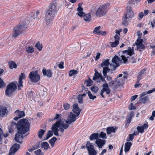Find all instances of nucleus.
<instances>
[{
  "label": "nucleus",
  "instance_id": "obj_54",
  "mask_svg": "<svg viewBox=\"0 0 155 155\" xmlns=\"http://www.w3.org/2000/svg\"><path fill=\"white\" fill-rule=\"evenodd\" d=\"M135 109V107L134 106V104L133 103L130 104V105L129 107V109L130 110L132 109Z\"/></svg>",
  "mask_w": 155,
  "mask_h": 155
},
{
  "label": "nucleus",
  "instance_id": "obj_25",
  "mask_svg": "<svg viewBox=\"0 0 155 155\" xmlns=\"http://www.w3.org/2000/svg\"><path fill=\"white\" fill-rule=\"evenodd\" d=\"M20 145L19 144H15L11 148L12 150H13L15 151L16 152L17 150L19 148Z\"/></svg>",
  "mask_w": 155,
  "mask_h": 155
},
{
  "label": "nucleus",
  "instance_id": "obj_26",
  "mask_svg": "<svg viewBox=\"0 0 155 155\" xmlns=\"http://www.w3.org/2000/svg\"><path fill=\"white\" fill-rule=\"evenodd\" d=\"M110 69H109V68H104L103 69V73L104 75V76L105 77L107 76V73L109 72L110 70L111 69V68Z\"/></svg>",
  "mask_w": 155,
  "mask_h": 155
},
{
  "label": "nucleus",
  "instance_id": "obj_6",
  "mask_svg": "<svg viewBox=\"0 0 155 155\" xmlns=\"http://www.w3.org/2000/svg\"><path fill=\"white\" fill-rule=\"evenodd\" d=\"M134 13L131 7L127 6L125 14L124 15L123 18L122 24L125 25H127L129 21L132 19L134 17Z\"/></svg>",
  "mask_w": 155,
  "mask_h": 155
},
{
  "label": "nucleus",
  "instance_id": "obj_37",
  "mask_svg": "<svg viewBox=\"0 0 155 155\" xmlns=\"http://www.w3.org/2000/svg\"><path fill=\"white\" fill-rule=\"evenodd\" d=\"M35 47L39 51H41L42 50V45L39 42H38L36 44Z\"/></svg>",
  "mask_w": 155,
  "mask_h": 155
},
{
  "label": "nucleus",
  "instance_id": "obj_59",
  "mask_svg": "<svg viewBox=\"0 0 155 155\" xmlns=\"http://www.w3.org/2000/svg\"><path fill=\"white\" fill-rule=\"evenodd\" d=\"M143 41L142 39H137L135 44H136V45H138L139 44H142Z\"/></svg>",
  "mask_w": 155,
  "mask_h": 155
},
{
  "label": "nucleus",
  "instance_id": "obj_45",
  "mask_svg": "<svg viewBox=\"0 0 155 155\" xmlns=\"http://www.w3.org/2000/svg\"><path fill=\"white\" fill-rule=\"evenodd\" d=\"M91 89L92 91L96 93L98 91V88L97 87L94 86L91 87Z\"/></svg>",
  "mask_w": 155,
  "mask_h": 155
},
{
  "label": "nucleus",
  "instance_id": "obj_48",
  "mask_svg": "<svg viewBox=\"0 0 155 155\" xmlns=\"http://www.w3.org/2000/svg\"><path fill=\"white\" fill-rule=\"evenodd\" d=\"M137 130L138 132L142 133L144 131L143 128L141 126H138L137 127Z\"/></svg>",
  "mask_w": 155,
  "mask_h": 155
},
{
  "label": "nucleus",
  "instance_id": "obj_20",
  "mask_svg": "<svg viewBox=\"0 0 155 155\" xmlns=\"http://www.w3.org/2000/svg\"><path fill=\"white\" fill-rule=\"evenodd\" d=\"M109 64V59H106L101 63V66L103 68H108V66Z\"/></svg>",
  "mask_w": 155,
  "mask_h": 155
},
{
  "label": "nucleus",
  "instance_id": "obj_61",
  "mask_svg": "<svg viewBox=\"0 0 155 155\" xmlns=\"http://www.w3.org/2000/svg\"><path fill=\"white\" fill-rule=\"evenodd\" d=\"M64 63L63 62H61L58 65V67L59 68L63 69L64 67L63 66Z\"/></svg>",
  "mask_w": 155,
  "mask_h": 155
},
{
  "label": "nucleus",
  "instance_id": "obj_14",
  "mask_svg": "<svg viewBox=\"0 0 155 155\" xmlns=\"http://www.w3.org/2000/svg\"><path fill=\"white\" fill-rule=\"evenodd\" d=\"M95 143L97 145L99 148H101L105 144V141L99 138L96 140Z\"/></svg>",
  "mask_w": 155,
  "mask_h": 155
},
{
  "label": "nucleus",
  "instance_id": "obj_51",
  "mask_svg": "<svg viewBox=\"0 0 155 155\" xmlns=\"http://www.w3.org/2000/svg\"><path fill=\"white\" fill-rule=\"evenodd\" d=\"M38 147V145L37 144L36 146V148H34V147H32L31 148H29L28 149V150L29 152H32L33 151L35 150V149H37Z\"/></svg>",
  "mask_w": 155,
  "mask_h": 155
},
{
  "label": "nucleus",
  "instance_id": "obj_28",
  "mask_svg": "<svg viewBox=\"0 0 155 155\" xmlns=\"http://www.w3.org/2000/svg\"><path fill=\"white\" fill-rule=\"evenodd\" d=\"M45 132V130L43 129H40L38 132V135L39 138H41L43 135L44 134Z\"/></svg>",
  "mask_w": 155,
  "mask_h": 155
},
{
  "label": "nucleus",
  "instance_id": "obj_40",
  "mask_svg": "<svg viewBox=\"0 0 155 155\" xmlns=\"http://www.w3.org/2000/svg\"><path fill=\"white\" fill-rule=\"evenodd\" d=\"M63 106L65 110H68L70 107V105L68 103H64L63 104Z\"/></svg>",
  "mask_w": 155,
  "mask_h": 155
},
{
  "label": "nucleus",
  "instance_id": "obj_56",
  "mask_svg": "<svg viewBox=\"0 0 155 155\" xmlns=\"http://www.w3.org/2000/svg\"><path fill=\"white\" fill-rule=\"evenodd\" d=\"M5 84L3 80L0 78V88L5 86Z\"/></svg>",
  "mask_w": 155,
  "mask_h": 155
},
{
  "label": "nucleus",
  "instance_id": "obj_5",
  "mask_svg": "<svg viewBox=\"0 0 155 155\" xmlns=\"http://www.w3.org/2000/svg\"><path fill=\"white\" fill-rule=\"evenodd\" d=\"M69 123H64L63 121H62L61 120L57 121L52 126L51 129L54 132V134L58 136L59 135L58 133L59 131L58 128L61 127L64 129H66L68 128L69 127Z\"/></svg>",
  "mask_w": 155,
  "mask_h": 155
},
{
  "label": "nucleus",
  "instance_id": "obj_7",
  "mask_svg": "<svg viewBox=\"0 0 155 155\" xmlns=\"http://www.w3.org/2000/svg\"><path fill=\"white\" fill-rule=\"evenodd\" d=\"M109 5V4L107 3L101 6L96 11L95 15L99 17L104 16L108 11Z\"/></svg>",
  "mask_w": 155,
  "mask_h": 155
},
{
  "label": "nucleus",
  "instance_id": "obj_2",
  "mask_svg": "<svg viewBox=\"0 0 155 155\" xmlns=\"http://www.w3.org/2000/svg\"><path fill=\"white\" fill-rule=\"evenodd\" d=\"M122 52L123 54H124V55H122L120 57H119L115 55L112 59V63L110 65L111 70H114L117 67L119 66V64L121 62H126L127 60V58L129 57L128 56H131L134 54L133 50L130 47H129L127 50L123 51Z\"/></svg>",
  "mask_w": 155,
  "mask_h": 155
},
{
  "label": "nucleus",
  "instance_id": "obj_13",
  "mask_svg": "<svg viewBox=\"0 0 155 155\" xmlns=\"http://www.w3.org/2000/svg\"><path fill=\"white\" fill-rule=\"evenodd\" d=\"M98 79L101 80L103 82L105 81V78H103L101 74L97 72L94 74V76L93 77V80L96 81Z\"/></svg>",
  "mask_w": 155,
  "mask_h": 155
},
{
  "label": "nucleus",
  "instance_id": "obj_52",
  "mask_svg": "<svg viewBox=\"0 0 155 155\" xmlns=\"http://www.w3.org/2000/svg\"><path fill=\"white\" fill-rule=\"evenodd\" d=\"M23 86L22 85V81L21 80H19L18 84V85L19 89H20V87Z\"/></svg>",
  "mask_w": 155,
  "mask_h": 155
},
{
  "label": "nucleus",
  "instance_id": "obj_50",
  "mask_svg": "<svg viewBox=\"0 0 155 155\" xmlns=\"http://www.w3.org/2000/svg\"><path fill=\"white\" fill-rule=\"evenodd\" d=\"M77 11L79 12H83V9L81 7V5L80 3L78 4V7L77 8Z\"/></svg>",
  "mask_w": 155,
  "mask_h": 155
},
{
  "label": "nucleus",
  "instance_id": "obj_36",
  "mask_svg": "<svg viewBox=\"0 0 155 155\" xmlns=\"http://www.w3.org/2000/svg\"><path fill=\"white\" fill-rule=\"evenodd\" d=\"M123 80H121V81L120 80H118L117 79L115 81H111V82H109V85L110 86H111L113 85L116 82H117V83H121V82L123 81Z\"/></svg>",
  "mask_w": 155,
  "mask_h": 155
},
{
  "label": "nucleus",
  "instance_id": "obj_43",
  "mask_svg": "<svg viewBox=\"0 0 155 155\" xmlns=\"http://www.w3.org/2000/svg\"><path fill=\"white\" fill-rule=\"evenodd\" d=\"M99 137L103 139H106L107 138L106 134L105 133L101 132L100 135H99Z\"/></svg>",
  "mask_w": 155,
  "mask_h": 155
},
{
  "label": "nucleus",
  "instance_id": "obj_22",
  "mask_svg": "<svg viewBox=\"0 0 155 155\" xmlns=\"http://www.w3.org/2000/svg\"><path fill=\"white\" fill-rule=\"evenodd\" d=\"M99 134L98 133H94L91 134L90 136L89 139L90 140H92L94 139L96 140L99 139Z\"/></svg>",
  "mask_w": 155,
  "mask_h": 155
},
{
  "label": "nucleus",
  "instance_id": "obj_12",
  "mask_svg": "<svg viewBox=\"0 0 155 155\" xmlns=\"http://www.w3.org/2000/svg\"><path fill=\"white\" fill-rule=\"evenodd\" d=\"M75 117V114H73L71 112H70L68 118L65 121L66 123L70 124L74 122L76 120Z\"/></svg>",
  "mask_w": 155,
  "mask_h": 155
},
{
  "label": "nucleus",
  "instance_id": "obj_63",
  "mask_svg": "<svg viewBox=\"0 0 155 155\" xmlns=\"http://www.w3.org/2000/svg\"><path fill=\"white\" fill-rule=\"evenodd\" d=\"M151 25L152 27H154L155 26V18L151 22Z\"/></svg>",
  "mask_w": 155,
  "mask_h": 155
},
{
  "label": "nucleus",
  "instance_id": "obj_9",
  "mask_svg": "<svg viewBox=\"0 0 155 155\" xmlns=\"http://www.w3.org/2000/svg\"><path fill=\"white\" fill-rule=\"evenodd\" d=\"M86 146L89 155H96L97 154V152L95 150L94 145L89 141L87 142Z\"/></svg>",
  "mask_w": 155,
  "mask_h": 155
},
{
  "label": "nucleus",
  "instance_id": "obj_29",
  "mask_svg": "<svg viewBox=\"0 0 155 155\" xmlns=\"http://www.w3.org/2000/svg\"><path fill=\"white\" fill-rule=\"evenodd\" d=\"M145 72V71L144 70H142L140 72L138 75L137 79L138 81H140L142 78V75Z\"/></svg>",
  "mask_w": 155,
  "mask_h": 155
},
{
  "label": "nucleus",
  "instance_id": "obj_46",
  "mask_svg": "<svg viewBox=\"0 0 155 155\" xmlns=\"http://www.w3.org/2000/svg\"><path fill=\"white\" fill-rule=\"evenodd\" d=\"M82 96L80 95H78V102L80 104H82L83 102V99Z\"/></svg>",
  "mask_w": 155,
  "mask_h": 155
},
{
  "label": "nucleus",
  "instance_id": "obj_27",
  "mask_svg": "<svg viewBox=\"0 0 155 155\" xmlns=\"http://www.w3.org/2000/svg\"><path fill=\"white\" fill-rule=\"evenodd\" d=\"M107 133L109 134L111 132L115 133V129L113 127H109L107 129Z\"/></svg>",
  "mask_w": 155,
  "mask_h": 155
},
{
  "label": "nucleus",
  "instance_id": "obj_57",
  "mask_svg": "<svg viewBox=\"0 0 155 155\" xmlns=\"http://www.w3.org/2000/svg\"><path fill=\"white\" fill-rule=\"evenodd\" d=\"M127 120L126 122V125H128V124L130 122L131 120V119H130V118H129L128 117L127 118Z\"/></svg>",
  "mask_w": 155,
  "mask_h": 155
},
{
  "label": "nucleus",
  "instance_id": "obj_4",
  "mask_svg": "<svg viewBox=\"0 0 155 155\" xmlns=\"http://www.w3.org/2000/svg\"><path fill=\"white\" fill-rule=\"evenodd\" d=\"M57 10L56 5L53 4H51L49 8L47 10L45 14V19L47 25H49L53 20Z\"/></svg>",
  "mask_w": 155,
  "mask_h": 155
},
{
  "label": "nucleus",
  "instance_id": "obj_49",
  "mask_svg": "<svg viewBox=\"0 0 155 155\" xmlns=\"http://www.w3.org/2000/svg\"><path fill=\"white\" fill-rule=\"evenodd\" d=\"M155 117V110L152 112L151 116L150 117L149 119L151 120H153Z\"/></svg>",
  "mask_w": 155,
  "mask_h": 155
},
{
  "label": "nucleus",
  "instance_id": "obj_55",
  "mask_svg": "<svg viewBox=\"0 0 155 155\" xmlns=\"http://www.w3.org/2000/svg\"><path fill=\"white\" fill-rule=\"evenodd\" d=\"M73 110H74V111H75V110H76V109H78H78L79 108L78 107V105L77 104H74L73 105Z\"/></svg>",
  "mask_w": 155,
  "mask_h": 155
},
{
  "label": "nucleus",
  "instance_id": "obj_32",
  "mask_svg": "<svg viewBox=\"0 0 155 155\" xmlns=\"http://www.w3.org/2000/svg\"><path fill=\"white\" fill-rule=\"evenodd\" d=\"M9 67L11 69H13V68H16L17 65L14 62L10 61L9 62Z\"/></svg>",
  "mask_w": 155,
  "mask_h": 155
},
{
  "label": "nucleus",
  "instance_id": "obj_44",
  "mask_svg": "<svg viewBox=\"0 0 155 155\" xmlns=\"http://www.w3.org/2000/svg\"><path fill=\"white\" fill-rule=\"evenodd\" d=\"M35 153L36 155H43L44 153L41 151L40 149H38L35 151Z\"/></svg>",
  "mask_w": 155,
  "mask_h": 155
},
{
  "label": "nucleus",
  "instance_id": "obj_21",
  "mask_svg": "<svg viewBox=\"0 0 155 155\" xmlns=\"http://www.w3.org/2000/svg\"><path fill=\"white\" fill-rule=\"evenodd\" d=\"M7 110L5 107H0V115L3 116L7 112Z\"/></svg>",
  "mask_w": 155,
  "mask_h": 155
},
{
  "label": "nucleus",
  "instance_id": "obj_11",
  "mask_svg": "<svg viewBox=\"0 0 155 155\" xmlns=\"http://www.w3.org/2000/svg\"><path fill=\"white\" fill-rule=\"evenodd\" d=\"M102 87L103 88L101 90L100 94L102 97H104V93L105 92L107 94H108L110 92V90L109 88L108 84L106 83L102 85Z\"/></svg>",
  "mask_w": 155,
  "mask_h": 155
},
{
  "label": "nucleus",
  "instance_id": "obj_15",
  "mask_svg": "<svg viewBox=\"0 0 155 155\" xmlns=\"http://www.w3.org/2000/svg\"><path fill=\"white\" fill-rule=\"evenodd\" d=\"M91 15H92V11L86 14H84L83 17L84 20L87 22L90 21L91 20Z\"/></svg>",
  "mask_w": 155,
  "mask_h": 155
},
{
  "label": "nucleus",
  "instance_id": "obj_47",
  "mask_svg": "<svg viewBox=\"0 0 155 155\" xmlns=\"http://www.w3.org/2000/svg\"><path fill=\"white\" fill-rule=\"evenodd\" d=\"M144 16V14L142 12H140L138 15V18L139 20H141Z\"/></svg>",
  "mask_w": 155,
  "mask_h": 155
},
{
  "label": "nucleus",
  "instance_id": "obj_23",
  "mask_svg": "<svg viewBox=\"0 0 155 155\" xmlns=\"http://www.w3.org/2000/svg\"><path fill=\"white\" fill-rule=\"evenodd\" d=\"M41 148L45 150H47L49 147V144L47 142H44L41 143Z\"/></svg>",
  "mask_w": 155,
  "mask_h": 155
},
{
  "label": "nucleus",
  "instance_id": "obj_53",
  "mask_svg": "<svg viewBox=\"0 0 155 155\" xmlns=\"http://www.w3.org/2000/svg\"><path fill=\"white\" fill-rule=\"evenodd\" d=\"M139 81H138V80H137V81L136 82V84L135 85V87H140L141 86V84L139 83Z\"/></svg>",
  "mask_w": 155,
  "mask_h": 155
},
{
  "label": "nucleus",
  "instance_id": "obj_30",
  "mask_svg": "<svg viewBox=\"0 0 155 155\" xmlns=\"http://www.w3.org/2000/svg\"><path fill=\"white\" fill-rule=\"evenodd\" d=\"M119 44V41L115 40L114 42H110V44L112 48H114L116 47Z\"/></svg>",
  "mask_w": 155,
  "mask_h": 155
},
{
  "label": "nucleus",
  "instance_id": "obj_58",
  "mask_svg": "<svg viewBox=\"0 0 155 155\" xmlns=\"http://www.w3.org/2000/svg\"><path fill=\"white\" fill-rule=\"evenodd\" d=\"M76 14L78 15L80 17H83L85 13H84L83 12H81L77 13Z\"/></svg>",
  "mask_w": 155,
  "mask_h": 155
},
{
  "label": "nucleus",
  "instance_id": "obj_62",
  "mask_svg": "<svg viewBox=\"0 0 155 155\" xmlns=\"http://www.w3.org/2000/svg\"><path fill=\"white\" fill-rule=\"evenodd\" d=\"M101 54L99 53H97L95 58V61L98 60L100 58Z\"/></svg>",
  "mask_w": 155,
  "mask_h": 155
},
{
  "label": "nucleus",
  "instance_id": "obj_3",
  "mask_svg": "<svg viewBox=\"0 0 155 155\" xmlns=\"http://www.w3.org/2000/svg\"><path fill=\"white\" fill-rule=\"evenodd\" d=\"M39 14V12L37 11L35 13H32L28 15L26 18V21L23 22L22 25L17 26L15 28L13 31L12 37L14 38H17L21 32L26 28L27 25L30 21L38 18V15Z\"/></svg>",
  "mask_w": 155,
  "mask_h": 155
},
{
  "label": "nucleus",
  "instance_id": "obj_31",
  "mask_svg": "<svg viewBox=\"0 0 155 155\" xmlns=\"http://www.w3.org/2000/svg\"><path fill=\"white\" fill-rule=\"evenodd\" d=\"M78 71L75 70H72L70 71L69 72V75L70 76H72L77 74Z\"/></svg>",
  "mask_w": 155,
  "mask_h": 155
},
{
  "label": "nucleus",
  "instance_id": "obj_60",
  "mask_svg": "<svg viewBox=\"0 0 155 155\" xmlns=\"http://www.w3.org/2000/svg\"><path fill=\"white\" fill-rule=\"evenodd\" d=\"M15 152V151L13 150H12V149H10L9 153V155H14Z\"/></svg>",
  "mask_w": 155,
  "mask_h": 155
},
{
  "label": "nucleus",
  "instance_id": "obj_8",
  "mask_svg": "<svg viewBox=\"0 0 155 155\" xmlns=\"http://www.w3.org/2000/svg\"><path fill=\"white\" fill-rule=\"evenodd\" d=\"M17 88L16 85L15 83L9 84L7 87L5 91V94L8 96H10Z\"/></svg>",
  "mask_w": 155,
  "mask_h": 155
},
{
  "label": "nucleus",
  "instance_id": "obj_39",
  "mask_svg": "<svg viewBox=\"0 0 155 155\" xmlns=\"http://www.w3.org/2000/svg\"><path fill=\"white\" fill-rule=\"evenodd\" d=\"M53 132L54 133L52 130V131L49 130L48 132V134L46 135L45 140H47L49 137H51L53 135Z\"/></svg>",
  "mask_w": 155,
  "mask_h": 155
},
{
  "label": "nucleus",
  "instance_id": "obj_19",
  "mask_svg": "<svg viewBox=\"0 0 155 155\" xmlns=\"http://www.w3.org/2000/svg\"><path fill=\"white\" fill-rule=\"evenodd\" d=\"M15 114L17 116L19 117V118H21L25 116V112L23 111H20L18 110H16L15 112Z\"/></svg>",
  "mask_w": 155,
  "mask_h": 155
},
{
  "label": "nucleus",
  "instance_id": "obj_41",
  "mask_svg": "<svg viewBox=\"0 0 155 155\" xmlns=\"http://www.w3.org/2000/svg\"><path fill=\"white\" fill-rule=\"evenodd\" d=\"M87 93L88 96H89L90 99L94 100L95 98L96 97L95 96L92 95L91 92L89 91L87 92Z\"/></svg>",
  "mask_w": 155,
  "mask_h": 155
},
{
  "label": "nucleus",
  "instance_id": "obj_35",
  "mask_svg": "<svg viewBox=\"0 0 155 155\" xmlns=\"http://www.w3.org/2000/svg\"><path fill=\"white\" fill-rule=\"evenodd\" d=\"M101 28V26H98L97 27L95 28L94 29V31H93V33L94 34H96L97 35H98L100 31V30Z\"/></svg>",
  "mask_w": 155,
  "mask_h": 155
},
{
  "label": "nucleus",
  "instance_id": "obj_16",
  "mask_svg": "<svg viewBox=\"0 0 155 155\" xmlns=\"http://www.w3.org/2000/svg\"><path fill=\"white\" fill-rule=\"evenodd\" d=\"M42 73L44 76H47L48 77H51L52 75V72L51 70H48L47 71L45 68L43 69Z\"/></svg>",
  "mask_w": 155,
  "mask_h": 155
},
{
  "label": "nucleus",
  "instance_id": "obj_24",
  "mask_svg": "<svg viewBox=\"0 0 155 155\" xmlns=\"http://www.w3.org/2000/svg\"><path fill=\"white\" fill-rule=\"evenodd\" d=\"M26 50L28 53H31L34 51L33 48L31 46L27 47L26 48Z\"/></svg>",
  "mask_w": 155,
  "mask_h": 155
},
{
  "label": "nucleus",
  "instance_id": "obj_33",
  "mask_svg": "<svg viewBox=\"0 0 155 155\" xmlns=\"http://www.w3.org/2000/svg\"><path fill=\"white\" fill-rule=\"evenodd\" d=\"M136 135L135 132L133 134H130L129 137H127L126 139V140L129 142V141H132L134 138V135Z\"/></svg>",
  "mask_w": 155,
  "mask_h": 155
},
{
  "label": "nucleus",
  "instance_id": "obj_34",
  "mask_svg": "<svg viewBox=\"0 0 155 155\" xmlns=\"http://www.w3.org/2000/svg\"><path fill=\"white\" fill-rule=\"evenodd\" d=\"M137 46V50L140 51L141 49H143L145 48L144 45L143 44H139Z\"/></svg>",
  "mask_w": 155,
  "mask_h": 155
},
{
  "label": "nucleus",
  "instance_id": "obj_1",
  "mask_svg": "<svg viewBox=\"0 0 155 155\" xmlns=\"http://www.w3.org/2000/svg\"><path fill=\"white\" fill-rule=\"evenodd\" d=\"M29 126L28 121L25 119H22L18 121L17 124L15 122H12L10 125L8 126V128L9 132L11 133L17 127L18 132L15 135V140L17 142L21 143L23 137L22 135L28 132Z\"/></svg>",
  "mask_w": 155,
  "mask_h": 155
},
{
  "label": "nucleus",
  "instance_id": "obj_64",
  "mask_svg": "<svg viewBox=\"0 0 155 155\" xmlns=\"http://www.w3.org/2000/svg\"><path fill=\"white\" fill-rule=\"evenodd\" d=\"M137 97H138L137 95H135L132 96L131 97V101H134V100H135L136 99Z\"/></svg>",
  "mask_w": 155,
  "mask_h": 155
},
{
  "label": "nucleus",
  "instance_id": "obj_10",
  "mask_svg": "<svg viewBox=\"0 0 155 155\" xmlns=\"http://www.w3.org/2000/svg\"><path fill=\"white\" fill-rule=\"evenodd\" d=\"M29 76L31 81L33 82H37L40 79V76L36 71L31 72Z\"/></svg>",
  "mask_w": 155,
  "mask_h": 155
},
{
  "label": "nucleus",
  "instance_id": "obj_42",
  "mask_svg": "<svg viewBox=\"0 0 155 155\" xmlns=\"http://www.w3.org/2000/svg\"><path fill=\"white\" fill-rule=\"evenodd\" d=\"M81 111V110L79 108L78 109V110L77 109V110L76 109V110H75V111H74V110H73V111L74 113L75 116L77 117L79 115Z\"/></svg>",
  "mask_w": 155,
  "mask_h": 155
},
{
  "label": "nucleus",
  "instance_id": "obj_17",
  "mask_svg": "<svg viewBox=\"0 0 155 155\" xmlns=\"http://www.w3.org/2000/svg\"><path fill=\"white\" fill-rule=\"evenodd\" d=\"M132 145V143L130 142H127L125 144L124 151L126 153L128 151Z\"/></svg>",
  "mask_w": 155,
  "mask_h": 155
},
{
  "label": "nucleus",
  "instance_id": "obj_18",
  "mask_svg": "<svg viewBox=\"0 0 155 155\" xmlns=\"http://www.w3.org/2000/svg\"><path fill=\"white\" fill-rule=\"evenodd\" d=\"M149 99L147 96L141 97L139 100V102L140 103L145 104L149 101Z\"/></svg>",
  "mask_w": 155,
  "mask_h": 155
},
{
  "label": "nucleus",
  "instance_id": "obj_38",
  "mask_svg": "<svg viewBox=\"0 0 155 155\" xmlns=\"http://www.w3.org/2000/svg\"><path fill=\"white\" fill-rule=\"evenodd\" d=\"M57 140V138L55 137H53L49 140V143L52 146H53L55 142Z\"/></svg>",
  "mask_w": 155,
  "mask_h": 155
}]
</instances>
